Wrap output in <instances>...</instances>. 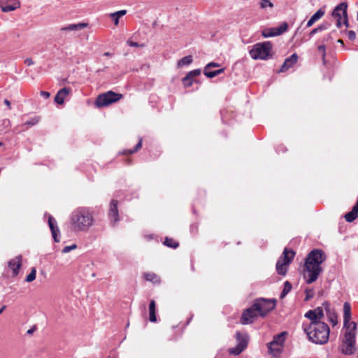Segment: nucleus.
I'll return each instance as SVG.
<instances>
[{
	"label": "nucleus",
	"mask_w": 358,
	"mask_h": 358,
	"mask_svg": "<svg viewBox=\"0 0 358 358\" xmlns=\"http://www.w3.org/2000/svg\"><path fill=\"white\" fill-rule=\"evenodd\" d=\"M104 55H105V56H108V57H109V56H111V55H112V54H110V52H105V53H104Z\"/></svg>",
	"instance_id": "864d4df0"
},
{
	"label": "nucleus",
	"mask_w": 358,
	"mask_h": 358,
	"mask_svg": "<svg viewBox=\"0 0 358 358\" xmlns=\"http://www.w3.org/2000/svg\"><path fill=\"white\" fill-rule=\"evenodd\" d=\"M292 287V284L289 281L285 282L280 297L283 298L284 296H285L291 291Z\"/></svg>",
	"instance_id": "2f4dec72"
},
{
	"label": "nucleus",
	"mask_w": 358,
	"mask_h": 358,
	"mask_svg": "<svg viewBox=\"0 0 358 358\" xmlns=\"http://www.w3.org/2000/svg\"><path fill=\"white\" fill-rule=\"evenodd\" d=\"M295 252L291 249L285 248L276 264V271L278 274L285 275L287 273L289 265L292 262Z\"/></svg>",
	"instance_id": "423d86ee"
},
{
	"label": "nucleus",
	"mask_w": 358,
	"mask_h": 358,
	"mask_svg": "<svg viewBox=\"0 0 358 358\" xmlns=\"http://www.w3.org/2000/svg\"><path fill=\"white\" fill-rule=\"evenodd\" d=\"M1 145H2V143H0V146H1Z\"/></svg>",
	"instance_id": "bf43d9fd"
},
{
	"label": "nucleus",
	"mask_w": 358,
	"mask_h": 358,
	"mask_svg": "<svg viewBox=\"0 0 358 358\" xmlns=\"http://www.w3.org/2000/svg\"><path fill=\"white\" fill-rule=\"evenodd\" d=\"M224 71V69H220L215 71H210V69L205 68L204 69V75L208 78H214L216 76L223 73Z\"/></svg>",
	"instance_id": "a878e982"
},
{
	"label": "nucleus",
	"mask_w": 358,
	"mask_h": 358,
	"mask_svg": "<svg viewBox=\"0 0 358 358\" xmlns=\"http://www.w3.org/2000/svg\"><path fill=\"white\" fill-rule=\"evenodd\" d=\"M4 103L10 109V102L8 99L4 100Z\"/></svg>",
	"instance_id": "603ef678"
},
{
	"label": "nucleus",
	"mask_w": 358,
	"mask_h": 358,
	"mask_svg": "<svg viewBox=\"0 0 358 358\" xmlns=\"http://www.w3.org/2000/svg\"><path fill=\"white\" fill-rule=\"evenodd\" d=\"M318 50L322 53V57L323 63L325 64V56H326V47L324 45H321L318 47Z\"/></svg>",
	"instance_id": "a19ab883"
},
{
	"label": "nucleus",
	"mask_w": 358,
	"mask_h": 358,
	"mask_svg": "<svg viewBox=\"0 0 358 358\" xmlns=\"http://www.w3.org/2000/svg\"><path fill=\"white\" fill-rule=\"evenodd\" d=\"M326 259V254L320 249H315L308 254L303 268V278L307 284L316 281L323 271L321 264Z\"/></svg>",
	"instance_id": "f257e3e1"
},
{
	"label": "nucleus",
	"mask_w": 358,
	"mask_h": 358,
	"mask_svg": "<svg viewBox=\"0 0 358 358\" xmlns=\"http://www.w3.org/2000/svg\"><path fill=\"white\" fill-rule=\"evenodd\" d=\"M325 29V27H324V26H322V25L319 26V27H316V28L313 29L310 32V34H309V36H310V37H312L314 34H315L318 33L319 31H322V30H323V29Z\"/></svg>",
	"instance_id": "79ce46f5"
},
{
	"label": "nucleus",
	"mask_w": 358,
	"mask_h": 358,
	"mask_svg": "<svg viewBox=\"0 0 358 358\" xmlns=\"http://www.w3.org/2000/svg\"><path fill=\"white\" fill-rule=\"evenodd\" d=\"M215 358H220V354L217 355Z\"/></svg>",
	"instance_id": "6e6d98bb"
},
{
	"label": "nucleus",
	"mask_w": 358,
	"mask_h": 358,
	"mask_svg": "<svg viewBox=\"0 0 358 358\" xmlns=\"http://www.w3.org/2000/svg\"><path fill=\"white\" fill-rule=\"evenodd\" d=\"M302 329L310 341L317 345H324L329 341L330 329L325 322L302 324Z\"/></svg>",
	"instance_id": "f03ea898"
},
{
	"label": "nucleus",
	"mask_w": 358,
	"mask_h": 358,
	"mask_svg": "<svg viewBox=\"0 0 358 358\" xmlns=\"http://www.w3.org/2000/svg\"><path fill=\"white\" fill-rule=\"evenodd\" d=\"M182 84L185 87H189L192 85L193 79L189 76L188 74H187L183 78H182Z\"/></svg>",
	"instance_id": "c9c22d12"
},
{
	"label": "nucleus",
	"mask_w": 358,
	"mask_h": 358,
	"mask_svg": "<svg viewBox=\"0 0 358 358\" xmlns=\"http://www.w3.org/2000/svg\"><path fill=\"white\" fill-rule=\"evenodd\" d=\"M328 320L332 327H335L338 324L337 315L334 313H330L328 315Z\"/></svg>",
	"instance_id": "f704fd0d"
},
{
	"label": "nucleus",
	"mask_w": 358,
	"mask_h": 358,
	"mask_svg": "<svg viewBox=\"0 0 358 358\" xmlns=\"http://www.w3.org/2000/svg\"><path fill=\"white\" fill-rule=\"evenodd\" d=\"M48 225L50 229L54 241L57 243L59 242L60 231L57 227V221L52 215L48 216Z\"/></svg>",
	"instance_id": "4468645a"
},
{
	"label": "nucleus",
	"mask_w": 358,
	"mask_h": 358,
	"mask_svg": "<svg viewBox=\"0 0 358 358\" xmlns=\"http://www.w3.org/2000/svg\"><path fill=\"white\" fill-rule=\"evenodd\" d=\"M189 77H191L192 79L194 77L199 76L201 74V70L200 69H194L193 71H189L188 73Z\"/></svg>",
	"instance_id": "37998d69"
},
{
	"label": "nucleus",
	"mask_w": 358,
	"mask_h": 358,
	"mask_svg": "<svg viewBox=\"0 0 358 358\" xmlns=\"http://www.w3.org/2000/svg\"><path fill=\"white\" fill-rule=\"evenodd\" d=\"M277 346H278V345H274V346H273V348H277Z\"/></svg>",
	"instance_id": "13d9d810"
},
{
	"label": "nucleus",
	"mask_w": 358,
	"mask_h": 358,
	"mask_svg": "<svg viewBox=\"0 0 358 358\" xmlns=\"http://www.w3.org/2000/svg\"><path fill=\"white\" fill-rule=\"evenodd\" d=\"M351 319V307L350 305L345 302L343 305V321H344V328H347L349 326V323Z\"/></svg>",
	"instance_id": "6ab92c4d"
},
{
	"label": "nucleus",
	"mask_w": 358,
	"mask_h": 358,
	"mask_svg": "<svg viewBox=\"0 0 358 358\" xmlns=\"http://www.w3.org/2000/svg\"><path fill=\"white\" fill-rule=\"evenodd\" d=\"M316 315V316L318 317V319L321 321L322 319L324 317V312L323 309L320 307H318L314 310H312Z\"/></svg>",
	"instance_id": "58836bf2"
},
{
	"label": "nucleus",
	"mask_w": 358,
	"mask_h": 358,
	"mask_svg": "<svg viewBox=\"0 0 358 358\" xmlns=\"http://www.w3.org/2000/svg\"><path fill=\"white\" fill-rule=\"evenodd\" d=\"M288 24L287 22H282L279 27H274L275 32L276 33L277 36H280L284 32H285L287 30Z\"/></svg>",
	"instance_id": "c756f323"
},
{
	"label": "nucleus",
	"mask_w": 358,
	"mask_h": 358,
	"mask_svg": "<svg viewBox=\"0 0 358 358\" xmlns=\"http://www.w3.org/2000/svg\"><path fill=\"white\" fill-rule=\"evenodd\" d=\"M348 4L346 2H341L337 5L332 11V16L336 20V26L341 28L343 24L348 27Z\"/></svg>",
	"instance_id": "0eeeda50"
},
{
	"label": "nucleus",
	"mask_w": 358,
	"mask_h": 358,
	"mask_svg": "<svg viewBox=\"0 0 358 358\" xmlns=\"http://www.w3.org/2000/svg\"><path fill=\"white\" fill-rule=\"evenodd\" d=\"M87 27V23L81 22V23H78V24H69L66 27H63L61 28V30L62 31H78V30H81Z\"/></svg>",
	"instance_id": "412c9836"
},
{
	"label": "nucleus",
	"mask_w": 358,
	"mask_h": 358,
	"mask_svg": "<svg viewBox=\"0 0 358 358\" xmlns=\"http://www.w3.org/2000/svg\"><path fill=\"white\" fill-rule=\"evenodd\" d=\"M41 95L45 99H48L50 96V94L48 92L41 91Z\"/></svg>",
	"instance_id": "09e8293b"
},
{
	"label": "nucleus",
	"mask_w": 358,
	"mask_h": 358,
	"mask_svg": "<svg viewBox=\"0 0 358 358\" xmlns=\"http://www.w3.org/2000/svg\"><path fill=\"white\" fill-rule=\"evenodd\" d=\"M164 244L171 248H177L179 245V243L171 238H166Z\"/></svg>",
	"instance_id": "7c9ffc66"
},
{
	"label": "nucleus",
	"mask_w": 358,
	"mask_h": 358,
	"mask_svg": "<svg viewBox=\"0 0 358 358\" xmlns=\"http://www.w3.org/2000/svg\"><path fill=\"white\" fill-rule=\"evenodd\" d=\"M71 90L68 87H64L59 90L55 97V101L58 104L64 103V99L70 93Z\"/></svg>",
	"instance_id": "a211bd4d"
},
{
	"label": "nucleus",
	"mask_w": 358,
	"mask_h": 358,
	"mask_svg": "<svg viewBox=\"0 0 358 358\" xmlns=\"http://www.w3.org/2000/svg\"><path fill=\"white\" fill-rule=\"evenodd\" d=\"M220 66V64L215 62H210L208 64L205 68L210 69L211 67H218Z\"/></svg>",
	"instance_id": "de8ad7c7"
},
{
	"label": "nucleus",
	"mask_w": 358,
	"mask_h": 358,
	"mask_svg": "<svg viewBox=\"0 0 358 358\" xmlns=\"http://www.w3.org/2000/svg\"><path fill=\"white\" fill-rule=\"evenodd\" d=\"M262 35L265 38L273 37V36H277L276 33L275 32L274 27L264 29L262 31Z\"/></svg>",
	"instance_id": "473e14b6"
},
{
	"label": "nucleus",
	"mask_w": 358,
	"mask_h": 358,
	"mask_svg": "<svg viewBox=\"0 0 358 358\" xmlns=\"http://www.w3.org/2000/svg\"><path fill=\"white\" fill-rule=\"evenodd\" d=\"M70 221L73 230L85 231L93 224L94 218L90 209L80 207L72 212Z\"/></svg>",
	"instance_id": "7ed1b4c3"
},
{
	"label": "nucleus",
	"mask_w": 358,
	"mask_h": 358,
	"mask_svg": "<svg viewBox=\"0 0 358 358\" xmlns=\"http://www.w3.org/2000/svg\"><path fill=\"white\" fill-rule=\"evenodd\" d=\"M305 293H306V298H305L306 301H309L314 296V290L313 289H310V288L306 289Z\"/></svg>",
	"instance_id": "ea45409f"
},
{
	"label": "nucleus",
	"mask_w": 358,
	"mask_h": 358,
	"mask_svg": "<svg viewBox=\"0 0 358 358\" xmlns=\"http://www.w3.org/2000/svg\"><path fill=\"white\" fill-rule=\"evenodd\" d=\"M298 56L296 53L287 58L281 66L280 72H285L292 67L297 62Z\"/></svg>",
	"instance_id": "f3484780"
},
{
	"label": "nucleus",
	"mask_w": 358,
	"mask_h": 358,
	"mask_svg": "<svg viewBox=\"0 0 358 358\" xmlns=\"http://www.w3.org/2000/svg\"><path fill=\"white\" fill-rule=\"evenodd\" d=\"M40 120V117H38V116H34L33 117H31L29 120H27V122H25L23 124H22V127H25L24 129H28L29 127H32V126H34L36 125V124L38 123Z\"/></svg>",
	"instance_id": "c85d7f7f"
},
{
	"label": "nucleus",
	"mask_w": 358,
	"mask_h": 358,
	"mask_svg": "<svg viewBox=\"0 0 358 358\" xmlns=\"http://www.w3.org/2000/svg\"><path fill=\"white\" fill-rule=\"evenodd\" d=\"M36 271L35 268H32L29 274L26 277V281L28 282H32L36 279Z\"/></svg>",
	"instance_id": "e433bc0d"
},
{
	"label": "nucleus",
	"mask_w": 358,
	"mask_h": 358,
	"mask_svg": "<svg viewBox=\"0 0 358 358\" xmlns=\"http://www.w3.org/2000/svg\"><path fill=\"white\" fill-rule=\"evenodd\" d=\"M358 216V201L353 206L351 211L345 215V219L347 222H353Z\"/></svg>",
	"instance_id": "aec40b11"
},
{
	"label": "nucleus",
	"mask_w": 358,
	"mask_h": 358,
	"mask_svg": "<svg viewBox=\"0 0 358 358\" xmlns=\"http://www.w3.org/2000/svg\"><path fill=\"white\" fill-rule=\"evenodd\" d=\"M22 258L21 255L10 260L8 263V267L12 270L14 276L19 273V270L22 266Z\"/></svg>",
	"instance_id": "2eb2a0df"
},
{
	"label": "nucleus",
	"mask_w": 358,
	"mask_h": 358,
	"mask_svg": "<svg viewBox=\"0 0 358 358\" xmlns=\"http://www.w3.org/2000/svg\"><path fill=\"white\" fill-rule=\"evenodd\" d=\"M192 62L193 59L191 55L185 56L178 62L177 66L180 68L183 66L189 65L192 63Z\"/></svg>",
	"instance_id": "cd10ccee"
},
{
	"label": "nucleus",
	"mask_w": 358,
	"mask_h": 358,
	"mask_svg": "<svg viewBox=\"0 0 358 358\" xmlns=\"http://www.w3.org/2000/svg\"><path fill=\"white\" fill-rule=\"evenodd\" d=\"M143 277L147 281L152 282L153 283H159L160 279L155 273L147 272L143 273Z\"/></svg>",
	"instance_id": "b1692460"
},
{
	"label": "nucleus",
	"mask_w": 358,
	"mask_h": 358,
	"mask_svg": "<svg viewBox=\"0 0 358 358\" xmlns=\"http://www.w3.org/2000/svg\"><path fill=\"white\" fill-rule=\"evenodd\" d=\"M338 42H340V43H343V41H342V40H338Z\"/></svg>",
	"instance_id": "4d7b16f0"
},
{
	"label": "nucleus",
	"mask_w": 358,
	"mask_h": 358,
	"mask_svg": "<svg viewBox=\"0 0 358 358\" xmlns=\"http://www.w3.org/2000/svg\"><path fill=\"white\" fill-rule=\"evenodd\" d=\"M356 329L357 324L355 322L349 323V326L345 328L343 336L341 338L339 345L340 352L345 355H352L356 350Z\"/></svg>",
	"instance_id": "20e7f679"
},
{
	"label": "nucleus",
	"mask_w": 358,
	"mask_h": 358,
	"mask_svg": "<svg viewBox=\"0 0 358 358\" xmlns=\"http://www.w3.org/2000/svg\"><path fill=\"white\" fill-rule=\"evenodd\" d=\"M272 47L270 41L257 43L252 46L249 53L254 59L267 60L271 56Z\"/></svg>",
	"instance_id": "39448f33"
},
{
	"label": "nucleus",
	"mask_w": 358,
	"mask_h": 358,
	"mask_svg": "<svg viewBox=\"0 0 358 358\" xmlns=\"http://www.w3.org/2000/svg\"><path fill=\"white\" fill-rule=\"evenodd\" d=\"M258 317L260 316L259 313H257L256 309L254 308V305L252 304V306L250 308L243 311L241 318V323L242 324H251Z\"/></svg>",
	"instance_id": "f8f14e48"
},
{
	"label": "nucleus",
	"mask_w": 358,
	"mask_h": 358,
	"mask_svg": "<svg viewBox=\"0 0 358 358\" xmlns=\"http://www.w3.org/2000/svg\"><path fill=\"white\" fill-rule=\"evenodd\" d=\"M142 147V140L140 139L138 143L136 144V145L135 146V148L132 150H127L124 152V153H128V154H133L136 152H137L140 148H141Z\"/></svg>",
	"instance_id": "4c0bfd02"
},
{
	"label": "nucleus",
	"mask_w": 358,
	"mask_h": 358,
	"mask_svg": "<svg viewBox=\"0 0 358 358\" xmlns=\"http://www.w3.org/2000/svg\"><path fill=\"white\" fill-rule=\"evenodd\" d=\"M287 334L286 331H282L273 337V341L268 343L270 353L280 352L281 351V348L285 343Z\"/></svg>",
	"instance_id": "9b49d317"
},
{
	"label": "nucleus",
	"mask_w": 358,
	"mask_h": 358,
	"mask_svg": "<svg viewBox=\"0 0 358 358\" xmlns=\"http://www.w3.org/2000/svg\"><path fill=\"white\" fill-rule=\"evenodd\" d=\"M305 317L310 320V322L308 323H319L322 322L320 321L318 317L316 316L315 313L312 310H310L305 314Z\"/></svg>",
	"instance_id": "bb28decb"
},
{
	"label": "nucleus",
	"mask_w": 358,
	"mask_h": 358,
	"mask_svg": "<svg viewBox=\"0 0 358 358\" xmlns=\"http://www.w3.org/2000/svg\"><path fill=\"white\" fill-rule=\"evenodd\" d=\"M126 13L127 11L125 10H121L117 12L110 13V17L114 21L115 24L117 25L119 23V19L124 16Z\"/></svg>",
	"instance_id": "393cba45"
},
{
	"label": "nucleus",
	"mask_w": 358,
	"mask_h": 358,
	"mask_svg": "<svg viewBox=\"0 0 358 358\" xmlns=\"http://www.w3.org/2000/svg\"><path fill=\"white\" fill-rule=\"evenodd\" d=\"M259 6L262 9H266L267 8H273V4L269 0H259Z\"/></svg>",
	"instance_id": "72a5a7b5"
},
{
	"label": "nucleus",
	"mask_w": 358,
	"mask_h": 358,
	"mask_svg": "<svg viewBox=\"0 0 358 358\" xmlns=\"http://www.w3.org/2000/svg\"><path fill=\"white\" fill-rule=\"evenodd\" d=\"M149 320L152 322H157L156 303L153 299L150 300L149 303Z\"/></svg>",
	"instance_id": "4be33fe9"
},
{
	"label": "nucleus",
	"mask_w": 358,
	"mask_h": 358,
	"mask_svg": "<svg viewBox=\"0 0 358 358\" xmlns=\"http://www.w3.org/2000/svg\"><path fill=\"white\" fill-rule=\"evenodd\" d=\"M324 15V11L322 9H319L308 21L306 27H310L313 24L319 20Z\"/></svg>",
	"instance_id": "5701e85b"
},
{
	"label": "nucleus",
	"mask_w": 358,
	"mask_h": 358,
	"mask_svg": "<svg viewBox=\"0 0 358 358\" xmlns=\"http://www.w3.org/2000/svg\"><path fill=\"white\" fill-rule=\"evenodd\" d=\"M254 308L256 309L260 317L266 316L275 306V301L259 299L253 303Z\"/></svg>",
	"instance_id": "9d476101"
},
{
	"label": "nucleus",
	"mask_w": 358,
	"mask_h": 358,
	"mask_svg": "<svg viewBox=\"0 0 358 358\" xmlns=\"http://www.w3.org/2000/svg\"><path fill=\"white\" fill-rule=\"evenodd\" d=\"M24 64H27V66H31L34 64V62H33V60L31 58H27L24 60Z\"/></svg>",
	"instance_id": "8fccbe9b"
},
{
	"label": "nucleus",
	"mask_w": 358,
	"mask_h": 358,
	"mask_svg": "<svg viewBox=\"0 0 358 358\" xmlns=\"http://www.w3.org/2000/svg\"><path fill=\"white\" fill-rule=\"evenodd\" d=\"M19 0H0V8L3 13L14 11L20 7Z\"/></svg>",
	"instance_id": "ddd939ff"
},
{
	"label": "nucleus",
	"mask_w": 358,
	"mask_h": 358,
	"mask_svg": "<svg viewBox=\"0 0 358 358\" xmlns=\"http://www.w3.org/2000/svg\"><path fill=\"white\" fill-rule=\"evenodd\" d=\"M108 216L111 222L115 223L118 221L119 213L117 210V201L112 200L110 204Z\"/></svg>",
	"instance_id": "dca6fc26"
},
{
	"label": "nucleus",
	"mask_w": 358,
	"mask_h": 358,
	"mask_svg": "<svg viewBox=\"0 0 358 358\" xmlns=\"http://www.w3.org/2000/svg\"><path fill=\"white\" fill-rule=\"evenodd\" d=\"M348 37L350 41H354L356 38V34L354 31H348Z\"/></svg>",
	"instance_id": "49530a36"
},
{
	"label": "nucleus",
	"mask_w": 358,
	"mask_h": 358,
	"mask_svg": "<svg viewBox=\"0 0 358 358\" xmlns=\"http://www.w3.org/2000/svg\"><path fill=\"white\" fill-rule=\"evenodd\" d=\"M235 338L238 343L236 346L229 348L228 352L230 355L237 356L247 348L249 343V338L247 334H242L240 331H237L236 333Z\"/></svg>",
	"instance_id": "1a4fd4ad"
},
{
	"label": "nucleus",
	"mask_w": 358,
	"mask_h": 358,
	"mask_svg": "<svg viewBox=\"0 0 358 358\" xmlns=\"http://www.w3.org/2000/svg\"><path fill=\"white\" fill-rule=\"evenodd\" d=\"M6 306H3L1 309H0V314L3 312V310L5 309Z\"/></svg>",
	"instance_id": "5fc2aeb1"
},
{
	"label": "nucleus",
	"mask_w": 358,
	"mask_h": 358,
	"mask_svg": "<svg viewBox=\"0 0 358 358\" xmlns=\"http://www.w3.org/2000/svg\"><path fill=\"white\" fill-rule=\"evenodd\" d=\"M123 97L122 94L115 93L113 91H108L106 93L99 94L96 99V104L98 107L108 106L113 103L120 101Z\"/></svg>",
	"instance_id": "6e6552de"
},
{
	"label": "nucleus",
	"mask_w": 358,
	"mask_h": 358,
	"mask_svg": "<svg viewBox=\"0 0 358 358\" xmlns=\"http://www.w3.org/2000/svg\"><path fill=\"white\" fill-rule=\"evenodd\" d=\"M35 331H36V327H33L32 328H31L30 329H29V330L27 331V334H33Z\"/></svg>",
	"instance_id": "3c124183"
},
{
	"label": "nucleus",
	"mask_w": 358,
	"mask_h": 358,
	"mask_svg": "<svg viewBox=\"0 0 358 358\" xmlns=\"http://www.w3.org/2000/svg\"><path fill=\"white\" fill-rule=\"evenodd\" d=\"M127 43L128 45H129L131 47H143V46H144L143 44H138V43L134 42L131 40H128Z\"/></svg>",
	"instance_id": "a18cd8bd"
},
{
	"label": "nucleus",
	"mask_w": 358,
	"mask_h": 358,
	"mask_svg": "<svg viewBox=\"0 0 358 358\" xmlns=\"http://www.w3.org/2000/svg\"><path fill=\"white\" fill-rule=\"evenodd\" d=\"M76 244H73L72 245H70V246H66L64 247L63 249H62V252L63 253H68L70 251H71L73 249H76Z\"/></svg>",
	"instance_id": "c03bdc74"
},
{
	"label": "nucleus",
	"mask_w": 358,
	"mask_h": 358,
	"mask_svg": "<svg viewBox=\"0 0 358 358\" xmlns=\"http://www.w3.org/2000/svg\"><path fill=\"white\" fill-rule=\"evenodd\" d=\"M357 17H358V11H357Z\"/></svg>",
	"instance_id": "052dcab7"
}]
</instances>
